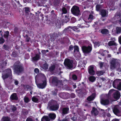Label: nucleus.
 <instances>
[{
    "label": "nucleus",
    "instance_id": "1",
    "mask_svg": "<svg viewBox=\"0 0 121 121\" xmlns=\"http://www.w3.org/2000/svg\"><path fill=\"white\" fill-rule=\"evenodd\" d=\"M120 66L119 64L117 62V60L114 59H112L110 62V67L113 69L115 68H118Z\"/></svg>",
    "mask_w": 121,
    "mask_h": 121
},
{
    "label": "nucleus",
    "instance_id": "2",
    "mask_svg": "<svg viewBox=\"0 0 121 121\" xmlns=\"http://www.w3.org/2000/svg\"><path fill=\"white\" fill-rule=\"evenodd\" d=\"M14 67V73L17 74H19L23 70L22 67L19 64L17 65L16 63L15 64Z\"/></svg>",
    "mask_w": 121,
    "mask_h": 121
},
{
    "label": "nucleus",
    "instance_id": "3",
    "mask_svg": "<svg viewBox=\"0 0 121 121\" xmlns=\"http://www.w3.org/2000/svg\"><path fill=\"white\" fill-rule=\"evenodd\" d=\"M12 75L11 71L10 69H7L4 71L2 73V78L4 79L9 77L11 78Z\"/></svg>",
    "mask_w": 121,
    "mask_h": 121
},
{
    "label": "nucleus",
    "instance_id": "4",
    "mask_svg": "<svg viewBox=\"0 0 121 121\" xmlns=\"http://www.w3.org/2000/svg\"><path fill=\"white\" fill-rule=\"evenodd\" d=\"M114 93L113 97L114 98L116 99H119L120 97V93L117 91L114 90L113 89H112L109 91V93Z\"/></svg>",
    "mask_w": 121,
    "mask_h": 121
},
{
    "label": "nucleus",
    "instance_id": "5",
    "mask_svg": "<svg viewBox=\"0 0 121 121\" xmlns=\"http://www.w3.org/2000/svg\"><path fill=\"white\" fill-rule=\"evenodd\" d=\"M71 11L75 15L78 16L80 14L79 8L76 6H73L71 9Z\"/></svg>",
    "mask_w": 121,
    "mask_h": 121
},
{
    "label": "nucleus",
    "instance_id": "6",
    "mask_svg": "<svg viewBox=\"0 0 121 121\" xmlns=\"http://www.w3.org/2000/svg\"><path fill=\"white\" fill-rule=\"evenodd\" d=\"M73 62L72 60L69 59H66L65 61L64 64L65 66L70 69L72 67Z\"/></svg>",
    "mask_w": 121,
    "mask_h": 121
},
{
    "label": "nucleus",
    "instance_id": "7",
    "mask_svg": "<svg viewBox=\"0 0 121 121\" xmlns=\"http://www.w3.org/2000/svg\"><path fill=\"white\" fill-rule=\"evenodd\" d=\"M82 50L83 52L88 53L90 52L91 50V47H86L83 46L82 47Z\"/></svg>",
    "mask_w": 121,
    "mask_h": 121
},
{
    "label": "nucleus",
    "instance_id": "8",
    "mask_svg": "<svg viewBox=\"0 0 121 121\" xmlns=\"http://www.w3.org/2000/svg\"><path fill=\"white\" fill-rule=\"evenodd\" d=\"M36 77H35V82L37 87L39 88L42 89H43L44 88L46 85V81L45 80H44L43 82V83L42 84H37L36 80Z\"/></svg>",
    "mask_w": 121,
    "mask_h": 121
},
{
    "label": "nucleus",
    "instance_id": "9",
    "mask_svg": "<svg viewBox=\"0 0 121 121\" xmlns=\"http://www.w3.org/2000/svg\"><path fill=\"white\" fill-rule=\"evenodd\" d=\"M112 32L114 35H115L116 33H120L121 32V28L120 27H117L113 29Z\"/></svg>",
    "mask_w": 121,
    "mask_h": 121
},
{
    "label": "nucleus",
    "instance_id": "10",
    "mask_svg": "<svg viewBox=\"0 0 121 121\" xmlns=\"http://www.w3.org/2000/svg\"><path fill=\"white\" fill-rule=\"evenodd\" d=\"M121 80L119 79H117L115 80L113 82L112 85L113 87L115 88H117L118 85H119L120 81Z\"/></svg>",
    "mask_w": 121,
    "mask_h": 121
},
{
    "label": "nucleus",
    "instance_id": "11",
    "mask_svg": "<svg viewBox=\"0 0 121 121\" xmlns=\"http://www.w3.org/2000/svg\"><path fill=\"white\" fill-rule=\"evenodd\" d=\"M93 67L90 66L88 67V72L91 75H94L95 74V71L93 70Z\"/></svg>",
    "mask_w": 121,
    "mask_h": 121
},
{
    "label": "nucleus",
    "instance_id": "12",
    "mask_svg": "<svg viewBox=\"0 0 121 121\" xmlns=\"http://www.w3.org/2000/svg\"><path fill=\"white\" fill-rule=\"evenodd\" d=\"M74 54L75 56H80V54L79 51V49L77 46H75L74 47Z\"/></svg>",
    "mask_w": 121,
    "mask_h": 121
},
{
    "label": "nucleus",
    "instance_id": "13",
    "mask_svg": "<svg viewBox=\"0 0 121 121\" xmlns=\"http://www.w3.org/2000/svg\"><path fill=\"white\" fill-rule=\"evenodd\" d=\"M91 113L92 115L96 116L98 114V112L97 109L93 107L91 111Z\"/></svg>",
    "mask_w": 121,
    "mask_h": 121
},
{
    "label": "nucleus",
    "instance_id": "14",
    "mask_svg": "<svg viewBox=\"0 0 121 121\" xmlns=\"http://www.w3.org/2000/svg\"><path fill=\"white\" fill-rule=\"evenodd\" d=\"M99 53L101 55L103 56L108 54L109 52L107 51H104L103 49H101L99 51Z\"/></svg>",
    "mask_w": 121,
    "mask_h": 121
},
{
    "label": "nucleus",
    "instance_id": "15",
    "mask_svg": "<svg viewBox=\"0 0 121 121\" xmlns=\"http://www.w3.org/2000/svg\"><path fill=\"white\" fill-rule=\"evenodd\" d=\"M95 97V93H93L90 96L88 97L87 98V100L89 101H91L93 100Z\"/></svg>",
    "mask_w": 121,
    "mask_h": 121
},
{
    "label": "nucleus",
    "instance_id": "16",
    "mask_svg": "<svg viewBox=\"0 0 121 121\" xmlns=\"http://www.w3.org/2000/svg\"><path fill=\"white\" fill-rule=\"evenodd\" d=\"M48 116L51 120H54L56 117V115L54 113H50L49 114Z\"/></svg>",
    "mask_w": 121,
    "mask_h": 121
},
{
    "label": "nucleus",
    "instance_id": "17",
    "mask_svg": "<svg viewBox=\"0 0 121 121\" xmlns=\"http://www.w3.org/2000/svg\"><path fill=\"white\" fill-rule=\"evenodd\" d=\"M101 103L104 105H107L109 103V101L108 100L102 99L101 101Z\"/></svg>",
    "mask_w": 121,
    "mask_h": 121
},
{
    "label": "nucleus",
    "instance_id": "18",
    "mask_svg": "<svg viewBox=\"0 0 121 121\" xmlns=\"http://www.w3.org/2000/svg\"><path fill=\"white\" fill-rule=\"evenodd\" d=\"M58 108V105H53L52 106L50 107V109L52 110H57Z\"/></svg>",
    "mask_w": 121,
    "mask_h": 121
},
{
    "label": "nucleus",
    "instance_id": "19",
    "mask_svg": "<svg viewBox=\"0 0 121 121\" xmlns=\"http://www.w3.org/2000/svg\"><path fill=\"white\" fill-rule=\"evenodd\" d=\"M50 119L46 116H43L41 120V121H50Z\"/></svg>",
    "mask_w": 121,
    "mask_h": 121
},
{
    "label": "nucleus",
    "instance_id": "20",
    "mask_svg": "<svg viewBox=\"0 0 121 121\" xmlns=\"http://www.w3.org/2000/svg\"><path fill=\"white\" fill-rule=\"evenodd\" d=\"M108 13V11L104 10H102L101 12V14L103 17H105Z\"/></svg>",
    "mask_w": 121,
    "mask_h": 121
},
{
    "label": "nucleus",
    "instance_id": "21",
    "mask_svg": "<svg viewBox=\"0 0 121 121\" xmlns=\"http://www.w3.org/2000/svg\"><path fill=\"white\" fill-rule=\"evenodd\" d=\"M10 98L12 100H17V97L16 94L14 93L12 94Z\"/></svg>",
    "mask_w": 121,
    "mask_h": 121
},
{
    "label": "nucleus",
    "instance_id": "22",
    "mask_svg": "<svg viewBox=\"0 0 121 121\" xmlns=\"http://www.w3.org/2000/svg\"><path fill=\"white\" fill-rule=\"evenodd\" d=\"M69 109L68 108H64L63 109V114H65L68 113Z\"/></svg>",
    "mask_w": 121,
    "mask_h": 121
},
{
    "label": "nucleus",
    "instance_id": "23",
    "mask_svg": "<svg viewBox=\"0 0 121 121\" xmlns=\"http://www.w3.org/2000/svg\"><path fill=\"white\" fill-rule=\"evenodd\" d=\"M113 41H110L108 43V45L109 46H111L113 45H116V43L115 42L114 40H115L114 38H113Z\"/></svg>",
    "mask_w": 121,
    "mask_h": 121
},
{
    "label": "nucleus",
    "instance_id": "24",
    "mask_svg": "<svg viewBox=\"0 0 121 121\" xmlns=\"http://www.w3.org/2000/svg\"><path fill=\"white\" fill-rule=\"evenodd\" d=\"M93 16L91 15H89V16L87 22H90L93 20Z\"/></svg>",
    "mask_w": 121,
    "mask_h": 121
},
{
    "label": "nucleus",
    "instance_id": "25",
    "mask_svg": "<svg viewBox=\"0 0 121 121\" xmlns=\"http://www.w3.org/2000/svg\"><path fill=\"white\" fill-rule=\"evenodd\" d=\"M89 81L91 82H94L96 79L95 77L94 76H90L89 78Z\"/></svg>",
    "mask_w": 121,
    "mask_h": 121
},
{
    "label": "nucleus",
    "instance_id": "26",
    "mask_svg": "<svg viewBox=\"0 0 121 121\" xmlns=\"http://www.w3.org/2000/svg\"><path fill=\"white\" fill-rule=\"evenodd\" d=\"M113 111L114 114L117 116H118L117 114L119 112V110L116 107H115L113 110Z\"/></svg>",
    "mask_w": 121,
    "mask_h": 121
},
{
    "label": "nucleus",
    "instance_id": "27",
    "mask_svg": "<svg viewBox=\"0 0 121 121\" xmlns=\"http://www.w3.org/2000/svg\"><path fill=\"white\" fill-rule=\"evenodd\" d=\"M40 57L39 55L37 54L33 58V60L34 61L37 60L39 59Z\"/></svg>",
    "mask_w": 121,
    "mask_h": 121
},
{
    "label": "nucleus",
    "instance_id": "28",
    "mask_svg": "<svg viewBox=\"0 0 121 121\" xmlns=\"http://www.w3.org/2000/svg\"><path fill=\"white\" fill-rule=\"evenodd\" d=\"M7 63L6 61H4L2 63V64H0V69H1L3 67L5 66Z\"/></svg>",
    "mask_w": 121,
    "mask_h": 121
},
{
    "label": "nucleus",
    "instance_id": "29",
    "mask_svg": "<svg viewBox=\"0 0 121 121\" xmlns=\"http://www.w3.org/2000/svg\"><path fill=\"white\" fill-rule=\"evenodd\" d=\"M101 33L103 34H108L109 33V32L108 30L106 29H104L102 30L101 31Z\"/></svg>",
    "mask_w": 121,
    "mask_h": 121
},
{
    "label": "nucleus",
    "instance_id": "30",
    "mask_svg": "<svg viewBox=\"0 0 121 121\" xmlns=\"http://www.w3.org/2000/svg\"><path fill=\"white\" fill-rule=\"evenodd\" d=\"M2 121H9V118L7 117H3L1 119Z\"/></svg>",
    "mask_w": 121,
    "mask_h": 121
},
{
    "label": "nucleus",
    "instance_id": "31",
    "mask_svg": "<svg viewBox=\"0 0 121 121\" xmlns=\"http://www.w3.org/2000/svg\"><path fill=\"white\" fill-rule=\"evenodd\" d=\"M32 100L35 102H37L38 100V99L35 97H33L32 98Z\"/></svg>",
    "mask_w": 121,
    "mask_h": 121
},
{
    "label": "nucleus",
    "instance_id": "32",
    "mask_svg": "<svg viewBox=\"0 0 121 121\" xmlns=\"http://www.w3.org/2000/svg\"><path fill=\"white\" fill-rule=\"evenodd\" d=\"M104 73L103 71H97L96 73V74L100 76L102 75Z\"/></svg>",
    "mask_w": 121,
    "mask_h": 121
},
{
    "label": "nucleus",
    "instance_id": "33",
    "mask_svg": "<svg viewBox=\"0 0 121 121\" xmlns=\"http://www.w3.org/2000/svg\"><path fill=\"white\" fill-rule=\"evenodd\" d=\"M9 33V32L7 31L5 32L4 35V37L5 38H7L8 37Z\"/></svg>",
    "mask_w": 121,
    "mask_h": 121
},
{
    "label": "nucleus",
    "instance_id": "34",
    "mask_svg": "<svg viewBox=\"0 0 121 121\" xmlns=\"http://www.w3.org/2000/svg\"><path fill=\"white\" fill-rule=\"evenodd\" d=\"M117 88L119 90H121V80L117 86Z\"/></svg>",
    "mask_w": 121,
    "mask_h": 121
},
{
    "label": "nucleus",
    "instance_id": "35",
    "mask_svg": "<svg viewBox=\"0 0 121 121\" xmlns=\"http://www.w3.org/2000/svg\"><path fill=\"white\" fill-rule=\"evenodd\" d=\"M100 44V43L99 42H95L94 43V45L95 46H98L99 47Z\"/></svg>",
    "mask_w": 121,
    "mask_h": 121
},
{
    "label": "nucleus",
    "instance_id": "36",
    "mask_svg": "<svg viewBox=\"0 0 121 121\" xmlns=\"http://www.w3.org/2000/svg\"><path fill=\"white\" fill-rule=\"evenodd\" d=\"M24 100L25 102L27 103L30 100L27 97H25L24 98Z\"/></svg>",
    "mask_w": 121,
    "mask_h": 121
},
{
    "label": "nucleus",
    "instance_id": "37",
    "mask_svg": "<svg viewBox=\"0 0 121 121\" xmlns=\"http://www.w3.org/2000/svg\"><path fill=\"white\" fill-rule=\"evenodd\" d=\"M62 11L63 13H67V10L65 8H62Z\"/></svg>",
    "mask_w": 121,
    "mask_h": 121
},
{
    "label": "nucleus",
    "instance_id": "38",
    "mask_svg": "<svg viewBox=\"0 0 121 121\" xmlns=\"http://www.w3.org/2000/svg\"><path fill=\"white\" fill-rule=\"evenodd\" d=\"M55 66L54 65H53L51 66L50 68V69L51 70H53L54 69Z\"/></svg>",
    "mask_w": 121,
    "mask_h": 121
},
{
    "label": "nucleus",
    "instance_id": "39",
    "mask_svg": "<svg viewBox=\"0 0 121 121\" xmlns=\"http://www.w3.org/2000/svg\"><path fill=\"white\" fill-rule=\"evenodd\" d=\"M48 67V65L47 64H45L43 66V68L45 69H47Z\"/></svg>",
    "mask_w": 121,
    "mask_h": 121
},
{
    "label": "nucleus",
    "instance_id": "40",
    "mask_svg": "<svg viewBox=\"0 0 121 121\" xmlns=\"http://www.w3.org/2000/svg\"><path fill=\"white\" fill-rule=\"evenodd\" d=\"M4 42V40L2 38H0V43L2 44Z\"/></svg>",
    "mask_w": 121,
    "mask_h": 121
},
{
    "label": "nucleus",
    "instance_id": "41",
    "mask_svg": "<svg viewBox=\"0 0 121 121\" xmlns=\"http://www.w3.org/2000/svg\"><path fill=\"white\" fill-rule=\"evenodd\" d=\"M100 7V5H96V10L97 11H98L99 10V9Z\"/></svg>",
    "mask_w": 121,
    "mask_h": 121
},
{
    "label": "nucleus",
    "instance_id": "42",
    "mask_svg": "<svg viewBox=\"0 0 121 121\" xmlns=\"http://www.w3.org/2000/svg\"><path fill=\"white\" fill-rule=\"evenodd\" d=\"M78 29V27H77L76 26H74L73 27V30L75 31H76V30Z\"/></svg>",
    "mask_w": 121,
    "mask_h": 121
},
{
    "label": "nucleus",
    "instance_id": "43",
    "mask_svg": "<svg viewBox=\"0 0 121 121\" xmlns=\"http://www.w3.org/2000/svg\"><path fill=\"white\" fill-rule=\"evenodd\" d=\"M34 71L36 73H37L39 72V70L38 69L36 68L35 69Z\"/></svg>",
    "mask_w": 121,
    "mask_h": 121
},
{
    "label": "nucleus",
    "instance_id": "44",
    "mask_svg": "<svg viewBox=\"0 0 121 121\" xmlns=\"http://www.w3.org/2000/svg\"><path fill=\"white\" fill-rule=\"evenodd\" d=\"M73 78L74 80H76L77 79V77L75 75H73Z\"/></svg>",
    "mask_w": 121,
    "mask_h": 121
},
{
    "label": "nucleus",
    "instance_id": "45",
    "mask_svg": "<svg viewBox=\"0 0 121 121\" xmlns=\"http://www.w3.org/2000/svg\"><path fill=\"white\" fill-rule=\"evenodd\" d=\"M118 40L120 43L121 44V35L118 38Z\"/></svg>",
    "mask_w": 121,
    "mask_h": 121
},
{
    "label": "nucleus",
    "instance_id": "46",
    "mask_svg": "<svg viewBox=\"0 0 121 121\" xmlns=\"http://www.w3.org/2000/svg\"><path fill=\"white\" fill-rule=\"evenodd\" d=\"M26 121H33L31 118H28L26 119Z\"/></svg>",
    "mask_w": 121,
    "mask_h": 121
},
{
    "label": "nucleus",
    "instance_id": "47",
    "mask_svg": "<svg viewBox=\"0 0 121 121\" xmlns=\"http://www.w3.org/2000/svg\"><path fill=\"white\" fill-rule=\"evenodd\" d=\"M99 64L100 67H102L103 65V63L101 62H100Z\"/></svg>",
    "mask_w": 121,
    "mask_h": 121
},
{
    "label": "nucleus",
    "instance_id": "48",
    "mask_svg": "<svg viewBox=\"0 0 121 121\" xmlns=\"http://www.w3.org/2000/svg\"><path fill=\"white\" fill-rule=\"evenodd\" d=\"M73 47L72 45L70 46L69 47V49L71 50L73 49Z\"/></svg>",
    "mask_w": 121,
    "mask_h": 121
},
{
    "label": "nucleus",
    "instance_id": "49",
    "mask_svg": "<svg viewBox=\"0 0 121 121\" xmlns=\"http://www.w3.org/2000/svg\"><path fill=\"white\" fill-rule=\"evenodd\" d=\"M41 52L43 54H45L46 53V51L44 50H42Z\"/></svg>",
    "mask_w": 121,
    "mask_h": 121
},
{
    "label": "nucleus",
    "instance_id": "50",
    "mask_svg": "<svg viewBox=\"0 0 121 121\" xmlns=\"http://www.w3.org/2000/svg\"><path fill=\"white\" fill-rule=\"evenodd\" d=\"M16 109V108L14 106H13L12 107V110L13 111L15 110Z\"/></svg>",
    "mask_w": 121,
    "mask_h": 121
},
{
    "label": "nucleus",
    "instance_id": "51",
    "mask_svg": "<svg viewBox=\"0 0 121 121\" xmlns=\"http://www.w3.org/2000/svg\"><path fill=\"white\" fill-rule=\"evenodd\" d=\"M14 83L16 85H17L18 84V82L17 81L15 80Z\"/></svg>",
    "mask_w": 121,
    "mask_h": 121
},
{
    "label": "nucleus",
    "instance_id": "52",
    "mask_svg": "<svg viewBox=\"0 0 121 121\" xmlns=\"http://www.w3.org/2000/svg\"><path fill=\"white\" fill-rule=\"evenodd\" d=\"M111 121H119V120L117 119H113Z\"/></svg>",
    "mask_w": 121,
    "mask_h": 121
},
{
    "label": "nucleus",
    "instance_id": "53",
    "mask_svg": "<svg viewBox=\"0 0 121 121\" xmlns=\"http://www.w3.org/2000/svg\"><path fill=\"white\" fill-rule=\"evenodd\" d=\"M25 10L26 11H29V9L28 8H25Z\"/></svg>",
    "mask_w": 121,
    "mask_h": 121
},
{
    "label": "nucleus",
    "instance_id": "54",
    "mask_svg": "<svg viewBox=\"0 0 121 121\" xmlns=\"http://www.w3.org/2000/svg\"><path fill=\"white\" fill-rule=\"evenodd\" d=\"M71 20H72V21L73 20H74V22H74L76 21V19L75 18H74V17L72 18Z\"/></svg>",
    "mask_w": 121,
    "mask_h": 121
},
{
    "label": "nucleus",
    "instance_id": "55",
    "mask_svg": "<svg viewBox=\"0 0 121 121\" xmlns=\"http://www.w3.org/2000/svg\"><path fill=\"white\" fill-rule=\"evenodd\" d=\"M62 121H68V119H65L63 120Z\"/></svg>",
    "mask_w": 121,
    "mask_h": 121
},
{
    "label": "nucleus",
    "instance_id": "56",
    "mask_svg": "<svg viewBox=\"0 0 121 121\" xmlns=\"http://www.w3.org/2000/svg\"><path fill=\"white\" fill-rule=\"evenodd\" d=\"M30 39L29 38H27L26 39V41H29V40Z\"/></svg>",
    "mask_w": 121,
    "mask_h": 121
},
{
    "label": "nucleus",
    "instance_id": "57",
    "mask_svg": "<svg viewBox=\"0 0 121 121\" xmlns=\"http://www.w3.org/2000/svg\"><path fill=\"white\" fill-rule=\"evenodd\" d=\"M81 26V25H78V27H80L82 28V26Z\"/></svg>",
    "mask_w": 121,
    "mask_h": 121
},
{
    "label": "nucleus",
    "instance_id": "58",
    "mask_svg": "<svg viewBox=\"0 0 121 121\" xmlns=\"http://www.w3.org/2000/svg\"><path fill=\"white\" fill-rule=\"evenodd\" d=\"M107 116L108 117H110L111 116V115L110 114H108Z\"/></svg>",
    "mask_w": 121,
    "mask_h": 121
},
{
    "label": "nucleus",
    "instance_id": "59",
    "mask_svg": "<svg viewBox=\"0 0 121 121\" xmlns=\"http://www.w3.org/2000/svg\"><path fill=\"white\" fill-rule=\"evenodd\" d=\"M108 57H111V55L110 54H108Z\"/></svg>",
    "mask_w": 121,
    "mask_h": 121
},
{
    "label": "nucleus",
    "instance_id": "60",
    "mask_svg": "<svg viewBox=\"0 0 121 121\" xmlns=\"http://www.w3.org/2000/svg\"><path fill=\"white\" fill-rule=\"evenodd\" d=\"M73 86H74V88H76V85H73Z\"/></svg>",
    "mask_w": 121,
    "mask_h": 121
},
{
    "label": "nucleus",
    "instance_id": "61",
    "mask_svg": "<svg viewBox=\"0 0 121 121\" xmlns=\"http://www.w3.org/2000/svg\"><path fill=\"white\" fill-rule=\"evenodd\" d=\"M111 27V26H108V28H109V29H110V27Z\"/></svg>",
    "mask_w": 121,
    "mask_h": 121
},
{
    "label": "nucleus",
    "instance_id": "62",
    "mask_svg": "<svg viewBox=\"0 0 121 121\" xmlns=\"http://www.w3.org/2000/svg\"><path fill=\"white\" fill-rule=\"evenodd\" d=\"M119 21L120 23L121 24V19Z\"/></svg>",
    "mask_w": 121,
    "mask_h": 121
},
{
    "label": "nucleus",
    "instance_id": "63",
    "mask_svg": "<svg viewBox=\"0 0 121 121\" xmlns=\"http://www.w3.org/2000/svg\"><path fill=\"white\" fill-rule=\"evenodd\" d=\"M101 79L103 80H104V78H102Z\"/></svg>",
    "mask_w": 121,
    "mask_h": 121
},
{
    "label": "nucleus",
    "instance_id": "64",
    "mask_svg": "<svg viewBox=\"0 0 121 121\" xmlns=\"http://www.w3.org/2000/svg\"><path fill=\"white\" fill-rule=\"evenodd\" d=\"M47 52H48V50H47L46 51Z\"/></svg>",
    "mask_w": 121,
    "mask_h": 121
}]
</instances>
